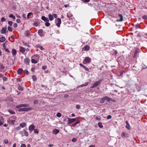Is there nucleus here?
Segmentation results:
<instances>
[{"label": "nucleus", "mask_w": 147, "mask_h": 147, "mask_svg": "<svg viewBox=\"0 0 147 147\" xmlns=\"http://www.w3.org/2000/svg\"><path fill=\"white\" fill-rule=\"evenodd\" d=\"M117 53H118V52H117V51L116 50H115L114 51V55L115 56H117Z\"/></svg>", "instance_id": "8fccbe9b"}, {"label": "nucleus", "mask_w": 147, "mask_h": 147, "mask_svg": "<svg viewBox=\"0 0 147 147\" xmlns=\"http://www.w3.org/2000/svg\"><path fill=\"white\" fill-rule=\"evenodd\" d=\"M56 116L57 117H60L61 116V114L60 113H57Z\"/></svg>", "instance_id": "ea45409f"}, {"label": "nucleus", "mask_w": 147, "mask_h": 147, "mask_svg": "<svg viewBox=\"0 0 147 147\" xmlns=\"http://www.w3.org/2000/svg\"><path fill=\"white\" fill-rule=\"evenodd\" d=\"M31 62L32 63H37V61L33 59H32Z\"/></svg>", "instance_id": "2f4dec72"}, {"label": "nucleus", "mask_w": 147, "mask_h": 147, "mask_svg": "<svg viewBox=\"0 0 147 147\" xmlns=\"http://www.w3.org/2000/svg\"><path fill=\"white\" fill-rule=\"evenodd\" d=\"M83 68L86 71H88L89 70V69L84 65L83 66Z\"/></svg>", "instance_id": "79ce46f5"}, {"label": "nucleus", "mask_w": 147, "mask_h": 147, "mask_svg": "<svg viewBox=\"0 0 147 147\" xmlns=\"http://www.w3.org/2000/svg\"><path fill=\"white\" fill-rule=\"evenodd\" d=\"M105 97H103L100 100V102L101 103H104L105 100Z\"/></svg>", "instance_id": "b1692460"}, {"label": "nucleus", "mask_w": 147, "mask_h": 147, "mask_svg": "<svg viewBox=\"0 0 147 147\" xmlns=\"http://www.w3.org/2000/svg\"><path fill=\"white\" fill-rule=\"evenodd\" d=\"M112 118V116L110 115H109L107 116V119H109Z\"/></svg>", "instance_id": "bf43d9fd"}, {"label": "nucleus", "mask_w": 147, "mask_h": 147, "mask_svg": "<svg viewBox=\"0 0 147 147\" xmlns=\"http://www.w3.org/2000/svg\"><path fill=\"white\" fill-rule=\"evenodd\" d=\"M45 25L47 27H48L50 25V24L48 22H46Z\"/></svg>", "instance_id": "58836bf2"}, {"label": "nucleus", "mask_w": 147, "mask_h": 147, "mask_svg": "<svg viewBox=\"0 0 147 147\" xmlns=\"http://www.w3.org/2000/svg\"><path fill=\"white\" fill-rule=\"evenodd\" d=\"M0 67L2 69H4L5 68V67L2 63H0Z\"/></svg>", "instance_id": "09e8293b"}, {"label": "nucleus", "mask_w": 147, "mask_h": 147, "mask_svg": "<svg viewBox=\"0 0 147 147\" xmlns=\"http://www.w3.org/2000/svg\"><path fill=\"white\" fill-rule=\"evenodd\" d=\"M99 83H94L93 85L92 86V88H94L97 86L98 85Z\"/></svg>", "instance_id": "72a5a7b5"}, {"label": "nucleus", "mask_w": 147, "mask_h": 147, "mask_svg": "<svg viewBox=\"0 0 147 147\" xmlns=\"http://www.w3.org/2000/svg\"><path fill=\"white\" fill-rule=\"evenodd\" d=\"M47 68V66L46 65L43 66L42 67V69L43 70H45Z\"/></svg>", "instance_id": "864d4df0"}, {"label": "nucleus", "mask_w": 147, "mask_h": 147, "mask_svg": "<svg viewBox=\"0 0 147 147\" xmlns=\"http://www.w3.org/2000/svg\"><path fill=\"white\" fill-rule=\"evenodd\" d=\"M3 47L4 50L6 51H7L8 52H10V51H9L8 49L7 48H6V46L5 45V43H3Z\"/></svg>", "instance_id": "dca6fc26"}, {"label": "nucleus", "mask_w": 147, "mask_h": 147, "mask_svg": "<svg viewBox=\"0 0 147 147\" xmlns=\"http://www.w3.org/2000/svg\"><path fill=\"white\" fill-rule=\"evenodd\" d=\"M4 119L3 117L1 116L0 118V126H1L4 123Z\"/></svg>", "instance_id": "9d476101"}, {"label": "nucleus", "mask_w": 147, "mask_h": 147, "mask_svg": "<svg viewBox=\"0 0 147 147\" xmlns=\"http://www.w3.org/2000/svg\"><path fill=\"white\" fill-rule=\"evenodd\" d=\"M119 17H118L119 18V19L117 18L116 20L117 22H121L123 20V17L122 15L121 14H119Z\"/></svg>", "instance_id": "20e7f679"}, {"label": "nucleus", "mask_w": 147, "mask_h": 147, "mask_svg": "<svg viewBox=\"0 0 147 147\" xmlns=\"http://www.w3.org/2000/svg\"><path fill=\"white\" fill-rule=\"evenodd\" d=\"M32 14V13L30 12L28 13L27 15V18L29 19L30 18V17Z\"/></svg>", "instance_id": "473e14b6"}, {"label": "nucleus", "mask_w": 147, "mask_h": 147, "mask_svg": "<svg viewBox=\"0 0 147 147\" xmlns=\"http://www.w3.org/2000/svg\"><path fill=\"white\" fill-rule=\"evenodd\" d=\"M52 15L53 16V17H54L55 18H57V15L56 14L53 13Z\"/></svg>", "instance_id": "13d9d810"}, {"label": "nucleus", "mask_w": 147, "mask_h": 147, "mask_svg": "<svg viewBox=\"0 0 147 147\" xmlns=\"http://www.w3.org/2000/svg\"><path fill=\"white\" fill-rule=\"evenodd\" d=\"M38 103V100H34L33 102L34 104H36Z\"/></svg>", "instance_id": "603ef678"}, {"label": "nucleus", "mask_w": 147, "mask_h": 147, "mask_svg": "<svg viewBox=\"0 0 147 147\" xmlns=\"http://www.w3.org/2000/svg\"><path fill=\"white\" fill-rule=\"evenodd\" d=\"M3 80L5 81H6L7 80V78L6 77H3Z\"/></svg>", "instance_id": "052dcab7"}, {"label": "nucleus", "mask_w": 147, "mask_h": 147, "mask_svg": "<svg viewBox=\"0 0 147 147\" xmlns=\"http://www.w3.org/2000/svg\"><path fill=\"white\" fill-rule=\"evenodd\" d=\"M90 47L88 45H86L83 48V49L84 51H88L89 50Z\"/></svg>", "instance_id": "ddd939ff"}, {"label": "nucleus", "mask_w": 147, "mask_h": 147, "mask_svg": "<svg viewBox=\"0 0 147 147\" xmlns=\"http://www.w3.org/2000/svg\"><path fill=\"white\" fill-rule=\"evenodd\" d=\"M16 107V108L19 109L20 108L22 107V104H21L20 105H17Z\"/></svg>", "instance_id": "4c0bfd02"}, {"label": "nucleus", "mask_w": 147, "mask_h": 147, "mask_svg": "<svg viewBox=\"0 0 147 147\" xmlns=\"http://www.w3.org/2000/svg\"><path fill=\"white\" fill-rule=\"evenodd\" d=\"M26 125V124L25 123H22L20 124V127H25V126Z\"/></svg>", "instance_id": "412c9836"}, {"label": "nucleus", "mask_w": 147, "mask_h": 147, "mask_svg": "<svg viewBox=\"0 0 147 147\" xmlns=\"http://www.w3.org/2000/svg\"><path fill=\"white\" fill-rule=\"evenodd\" d=\"M48 17L49 19L50 20L52 21L53 20L54 18L52 15L49 14L48 15Z\"/></svg>", "instance_id": "6ab92c4d"}, {"label": "nucleus", "mask_w": 147, "mask_h": 147, "mask_svg": "<svg viewBox=\"0 0 147 147\" xmlns=\"http://www.w3.org/2000/svg\"><path fill=\"white\" fill-rule=\"evenodd\" d=\"M9 18H12L14 19H16L15 16H14L12 14H10L9 16Z\"/></svg>", "instance_id": "7c9ffc66"}, {"label": "nucleus", "mask_w": 147, "mask_h": 147, "mask_svg": "<svg viewBox=\"0 0 147 147\" xmlns=\"http://www.w3.org/2000/svg\"><path fill=\"white\" fill-rule=\"evenodd\" d=\"M8 24L10 26H11L12 25V24H13V22L12 21H8Z\"/></svg>", "instance_id": "c9c22d12"}, {"label": "nucleus", "mask_w": 147, "mask_h": 147, "mask_svg": "<svg viewBox=\"0 0 147 147\" xmlns=\"http://www.w3.org/2000/svg\"><path fill=\"white\" fill-rule=\"evenodd\" d=\"M125 123L127 124V125L126 126V127L128 129H129V124L128 123V121H125Z\"/></svg>", "instance_id": "a19ab883"}, {"label": "nucleus", "mask_w": 147, "mask_h": 147, "mask_svg": "<svg viewBox=\"0 0 147 147\" xmlns=\"http://www.w3.org/2000/svg\"><path fill=\"white\" fill-rule=\"evenodd\" d=\"M77 141V139H76V138H73L72 140H71V141L72 142H76V141Z\"/></svg>", "instance_id": "4d7b16f0"}, {"label": "nucleus", "mask_w": 147, "mask_h": 147, "mask_svg": "<svg viewBox=\"0 0 147 147\" xmlns=\"http://www.w3.org/2000/svg\"><path fill=\"white\" fill-rule=\"evenodd\" d=\"M68 122L69 123H72L75 122L76 121V118L70 119L68 118Z\"/></svg>", "instance_id": "423d86ee"}, {"label": "nucleus", "mask_w": 147, "mask_h": 147, "mask_svg": "<svg viewBox=\"0 0 147 147\" xmlns=\"http://www.w3.org/2000/svg\"><path fill=\"white\" fill-rule=\"evenodd\" d=\"M32 78L33 80L34 81H36V77L35 76H32Z\"/></svg>", "instance_id": "37998d69"}, {"label": "nucleus", "mask_w": 147, "mask_h": 147, "mask_svg": "<svg viewBox=\"0 0 147 147\" xmlns=\"http://www.w3.org/2000/svg\"><path fill=\"white\" fill-rule=\"evenodd\" d=\"M137 54H138V51L137 50H136L135 51V52L134 53V58H135L137 57Z\"/></svg>", "instance_id": "bb28decb"}, {"label": "nucleus", "mask_w": 147, "mask_h": 147, "mask_svg": "<svg viewBox=\"0 0 147 147\" xmlns=\"http://www.w3.org/2000/svg\"><path fill=\"white\" fill-rule=\"evenodd\" d=\"M121 136L123 138H125L128 136V134H126L125 133L123 132Z\"/></svg>", "instance_id": "4be33fe9"}, {"label": "nucleus", "mask_w": 147, "mask_h": 147, "mask_svg": "<svg viewBox=\"0 0 147 147\" xmlns=\"http://www.w3.org/2000/svg\"><path fill=\"white\" fill-rule=\"evenodd\" d=\"M5 38L4 37H2L0 38V42H3L5 41Z\"/></svg>", "instance_id": "5701e85b"}, {"label": "nucleus", "mask_w": 147, "mask_h": 147, "mask_svg": "<svg viewBox=\"0 0 147 147\" xmlns=\"http://www.w3.org/2000/svg\"><path fill=\"white\" fill-rule=\"evenodd\" d=\"M8 30L10 32H12L13 30L12 27L9 26L8 27Z\"/></svg>", "instance_id": "e433bc0d"}, {"label": "nucleus", "mask_w": 147, "mask_h": 147, "mask_svg": "<svg viewBox=\"0 0 147 147\" xmlns=\"http://www.w3.org/2000/svg\"><path fill=\"white\" fill-rule=\"evenodd\" d=\"M19 49L20 51L22 53H24L26 50V49L22 46L20 47Z\"/></svg>", "instance_id": "1a4fd4ad"}, {"label": "nucleus", "mask_w": 147, "mask_h": 147, "mask_svg": "<svg viewBox=\"0 0 147 147\" xmlns=\"http://www.w3.org/2000/svg\"><path fill=\"white\" fill-rule=\"evenodd\" d=\"M23 131L24 132L25 136H28V133L25 129H24Z\"/></svg>", "instance_id": "cd10ccee"}, {"label": "nucleus", "mask_w": 147, "mask_h": 147, "mask_svg": "<svg viewBox=\"0 0 147 147\" xmlns=\"http://www.w3.org/2000/svg\"><path fill=\"white\" fill-rule=\"evenodd\" d=\"M33 25L35 26H38V22H34L33 24Z\"/></svg>", "instance_id": "c03bdc74"}, {"label": "nucleus", "mask_w": 147, "mask_h": 147, "mask_svg": "<svg viewBox=\"0 0 147 147\" xmlns=\"http://www.w3.org/2000/svg\"><path fill=\"white\" fill-rule=\"evenodd\" d=\"M20 129V128L19 126H18L16 128V129L17 131H19Z\"/></svg>", "instance_id": "680f3d73"}, {"label": "nucleus", "mask_w": 147, "mask_h": 147, "mask_svg": "<svg viewBox=\"0 0 147 147\" xmlns=\"http://www.w3.org/2000/svg\"><path fill=\"white\" fill-rule=\"evenodd\" d=\"M33 108L32 107H30L28 108H20L18 110L19 111H30L32 110Z\"/></svg>", "instance_id": "f257e3e1"}, {"label": "nucleus", "mask_w": 147, "mask_h": 147, "mask_svg": "<svg viewBox=\"0 0 147 147\" xmlns=\"http://www.w3.org/2000/svg\"><path fill=\"white\" fill-rule=\"evenodd\" d=\"M13 27L15 28H16L18 26V25L16 23H14L13 25Z\"/></svg>", "instance_id": "338daca9"}, {"label": "nucleus", "mask_w": 147, "mask_h": 147, "mask_svg": "<svg viewBox=\"0 0 147 147\" xmlns=\"http://www.w3.org/2000/svg\"><path fill=\"white\" fill-rule=\"evenodd\" d=\"M43 30L42 29H40L38 30V33L39 35L41 36H42L43 35V34H42Z\"/></svg>", "instance_id": "f8f14e48"}, {"label": "nucleus", "mask_w": 147, "mask_h": 147, "mask_svg": "<svg viewBox=\"0 0 147 147\" xmlns=\"http://www.w3.org/2000/svg\"><path fill=\"white\" fill-rule=\"evenodd\" d=\"M8 111L11 114H15V112L13 110L11 109H9L8 110Z\"/></svg>", "instance_id": "393cba45"}, {"label": "nucleus", "mask_w": 147, "mask_h": 147, "mask_svg": "<svg viewBox=\"0 0 147 147\" xmlns=\"http://www.w3.org/2000/svg\"><path fill=\"white\" fill-rule=\"evenodd\" d=\"M23 44H24V45H26V46L27 47H30V45L27 43H24V42H23Z\"/></svg>", "instance_id": "3c124183"}, {"label": "nucleus", "mask_w": 147, "mask_h": 147, "mask_svg": "<svg viewBox=\"0 0 147 147\" xmlns=\"http://www.w3.org/2000/svg\"><path fill=\"white\" fill-rule=\"evenodd\" d=\"M34 132L35 133L38 134V131L37 129H34Z\"/></svg>", "instance_id": "e2e57ef3"}, {"label": "nucleus", "mask_w": 147, "mask_h": 147, "mask_svg": "<svg viewBox=\"0 0 147 147\" xmlns=\"http://www.w3.org/2000/svg\"><path fill=\"white\" fill-rule=\"evenodd\" d=\"M22 105V107H29L30 106V105L28 104H21Z\"/></svg>", "instance_id": "a878e982"}, {"label": "nucleus", "mask_w": 147, "mask_h": 147, "mask_svg": "<svg viewBox=\"0 0 147 147\" xmlns=\"http://www.w3.org/2000/svg\"><path fill=\"white\" fill-rule=\"evenodd\" d=\"M91 61V59L88 57H86L83 61L84 63L87 64L90 63Z\"/></svg>", "instance_id": "f03ea898"}, {"label": "nucleus", "mask_w": 147, "mask_h": 147, "mask_svg": "<svg viewBox=\"0 0 147 147\" xmlns=\"http://www.w3.org/2000/svg\"><path fill=\"white\" fill-rule=\"evenodd\" d=\"M84 3H88L90 1V0H80Z\"/></svg>", "instance_id": "de8ad7c7"}, {"label": "nucleus", "mask_w": 147, "mask_h": 147, "mask_svg": "<svg viewBox=\"0 0 147 147\" xmlns=\"http://www.w3.org/2000/svg\"><path fill=\"white\" fill-rule=\"evenodd\" d=\"M3 141L5 144H7L9 143V141L7 139L4 140Z\"/></svg>", "instance_id": "5fc2aeb1"}, {"label": "nucleus", "mask_w": 147, "mask_h": 147, "mask_svg": "<svg viewBox=\"0 0 147 147\" xmlns=\"http://www.w3.org/2000/svg\"><path fill=\"white\" fill-rule=\"evenodd\" d=\"M23 71V69H22L21 68H19L18 70L17 71V74L19 75Z\"/></svg>", "instance_id": "4468645a"}, {"label": "nucleus", "mask_w": 147, "mask_h": 147, "mask_svg": "<svg viewBox=\"0 0 147 147\" xmlns=\"http://www.w3.org/2000/svg\"><path fill=\"white\" fill-rule=\"evenodd\" d=\"M18 89L19 90L22 91L23 90V87L22 86H19L18 87Z\"/></svg>", "instance_id": "c756f323"}, {"label": "nucleus", "mask_w": 147, "mask_h": 147, "mask_svg": "<svg viewBox=\"0 0 147 147\" xmlns=\"http://www.w3.org/2000/svg\"><path fill=\"white\" fill-rule=\"evenodd\" d=\"M76 107L77 109H80L81 108L80 106L78 105H76Z\"/></svg>", "instance_id": "a18cd8bd"}, {"label": "nucleus", "mask_w": 147, "mask_h": 147, "mask_svg": "<svg viewBox=\"0 0 147 147\" xmlns=\"http://www.w3.org/2000/svg\"><path fill=\"white\" fill-rule=\"evenodd\" d=\"M98 125L100 128H102L103 127V126L102 125V123L101 122L98 123Z\"/></svg>", "instance_id": "f704fd0d"}, {"label": "nucleus", "mask_w": 147, "mask_h": 147, "mask_svg": "<svg viewBox=\"0 0 147 147\" xmlns=\"http://www.w3.org/2000/svg\"><path fill=\"white\" fill-rule=\"evenodd\" d=\"M11 52L13 55H15L17 54L16 50L14 49H12Z\"/></svg>", "instance_id": "a211bd4d"}, {"label": "nucleus", "mask_w": 147, "mask_h": 147, "mask_svg": "<svg viewBox=\"0 0 147 147\" xmlns=\"http://www.w3.org/2000/svg\"><path fill=\"white\" fill-rule=\"evenodd\" d=\"M105 100H107L108 102H109L110 101H112V99L108 96H105Z\"/></svg>", "instance_id": "aec40b11"}, {"label": "nucleus", "mask_w": 147, "mask_h": 147, "mask_svg": "<svg viewBox=\"0 0 147 147\" xmlns=\"http://www.w3.org/2000/svg\"><path fill=\"white\" fill-rule=\"evenodd\" d=\"M7 25H6L5 27L2 28V29L1 30V34H5L6 32V30H7Z\"/></svg>", "instance_id": "39448f33"}, {"label": "nucleus", "mask_w": 147, "mask_h": 147, "mask_svg": "<svg viewBox=\"0 0 147 147\" xmlns=\"http://www.w3.org/2000/svg\"><path fill=\"white\" fill-rule=\"evenodd\" d=\"M35 127V126L33 124H31L28 127V129L30 132H31L34 129Z\"/></svg>", "instance_id": "7ed1b4c3"}, {"label": "nucleus", "mask_w": 147, "mask_h": 147, "mask_svg": "<svg viewBox=\"0 0 147 147\" xmlns=\"http://www.w3.org/2000/svg\"><path fill=\"white\" fill-rule=\"evenodd\" d=\"M142 18L144 19L147 20V16L146 15H144L142 16Z\"/></svg>", "instance_id": "6e6d98bb"}, {"label": "nucleus", "mask_w": 147, "mask_h": 147, "mask_svg": "<svg viewBox=\"0 0 147 147\" xmlns=\"http://www.w3.org/2000/svg\"><path fill=\"white\" fill-rule=\"evenodd\" d=\"M25 32H26V33H25V36L27 37H28L31 34L30 32L28 30H26Z\"/></svg>", "instance_id": "f3484780"}, {"label": "nucleus", "mask_w": 147, "mask_h": 147, "mask_svg": "<svg viewBox=\"0 0 147 147\" xmlns=\"http://www.w3.org/2000/svg\"><path fill=\"white\" fill-rule=\"evenodd\" d=\"M39 46V48L41 50H43L44 49V48L42 47L40 45Z\"/></svg>", "instance_id": "69168bd1"}, {"label": "nucleus", "mask_w": 147, "mask_h": 147, "mask_svg": "<svg viewBox=\"0 0 147 147\" xmlns=\"http://www.w3.org/2000/svg\"><path fill=\"white\" fill-rule=\"evenodd\" d=\"M24 60V63L26 64H28L30 62V59L27 58H26Z\"/></svg>", "instance_id": "9b49d317"}, {"label": "nucleus", "mask_w": 147, "mask_h": 147, "mask_svg": "<svg viewBox=\"0 0 147 147\" xmlns=\"http://www.w3.org/2000/svg\"><path fill=\"white\" fill-rule=\"evenodd\" d=\"M14 80H16V82H21L22 81V80L20 78H14L13 79Z\"/></svg>", "instance_id": "c85d7f7f"}, {"label": "nucleus", "mask_w": 147, "mask_h": 147, "mask_svg": "<svg viewBox=\"0 0 147 147\" xmlns=\"http://www.w3.org/2000/svg\"><path fill=\"white\" fill-rule=\"evenodd\" d=\"M1 21L2 22L5 21V19L4 17H2L1 18Z\"/></svg>", "instance_id": "0e129e2a"}, {"label": "nucleus", "mask_w": 147, "mask_h": 147, "mask_svg": "<svg viewBox=\"0 0 147 147\" xmlns=\"http://www.w3.org/2000/svg\"><path fill=\"white\" fill-rule=\"evenodd\" d=\"M57 21L58 23L56 24V25L58 27H59L61 23V20L60 18H57Z\"/></svg>", "instance_id": "6e6552de"}, {"label": "nucleus", "mask_w": 147, "mask_h": 147, "mask_svg": "<svg viewBox=\"0 0 147 147\" xmlns=\"http://www.w3.org/2000/svg\"><path fill=\"white\" fill-rule=\"evenodd\" d=\"M59 132V130L57 129H55L53 130V133L54 134H57Z\"/></svg>", "instance_id": "2eb2a0df"}, {"label": "nucleus", "mask_w": 147, "mask_h": 147, "mask_svg": "<svg viewBox=\"0 0 147 147\" xmlns=\"http://www.w3.org/2000/svg\"><path fill=\"white\" fill-rule=\"evenodd\" d=\"M20 147H26V146L25 144H22Z\"/></svg>", "instance_id": "774afa93"}, {"label": "nucleus", "mask_w": 147, "mask_h": 147, "mask_svg": "<svg viewBox=\"0 0 147 147\" xmlns=\"http://www.w3.org/2000/svg\"><path fill=\"white\" fill-rule=\"evenodd\" d=\"M15 121L16 120L14 119L11 120V123L12 125H14L15 122Z\"/></svg>", "instance_id": "49530a36"}, {"label": "nucleus", "mask_w": 147, "mask_h": 147, "mask_svg": "<svg viewBox=\"0 0 147 147\" xmlns=\"http://www.w3.org/2000/svg\"><path fill=\"white\" fill-rule=\"evenodd\" d=\"M41 19L45 22H49V21L48 18L47 17H46L45 16H42L41 18Z\"/></svg>", "instance_id": "0eeeda50"}]
</instances>
